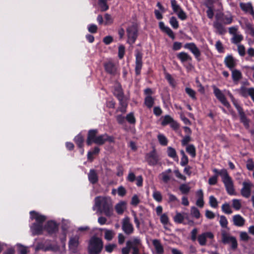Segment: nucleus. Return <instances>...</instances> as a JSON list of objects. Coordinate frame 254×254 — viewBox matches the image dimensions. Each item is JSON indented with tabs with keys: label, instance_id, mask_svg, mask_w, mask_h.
I'll return each mask as SVG.
<instances>
[{
	"label": "nucleus",
	"instance_id": "nucleus-38",
	"mask_svg": "<svg viewBox=\"0 0 254 254\" xmlns=\"http://www.w3.org/2000/svg\"><path fill=\"white\" fill-rule=\"evenodd\" d=\"M221 209L222 211L225 214H230L233 212L230 204L227 202L222 204Z\"/></svg>",
	"mask_w": 254,
	"mask_h": 254
},
{
	"label": "nucleus",
	"instance_id": "nucleus-39",
	"mask_svg": "<svg viewBox=\"0 0 254 254\" xmlns=\"http://www.w3.org/2000/svg\"><path fill=\"white\" fill-rule=\"evenodd\" d=\"M159 143L162 146H166L168 144V140L167 137L162 134H159L157 136Z\"/></svg>",
	"mask_w": 254,
	"mask_h": 254
},
{
	"label": "nucleus",
	"instance_id": "nucleus-6",
	"mask_svg": "<svg viewBox=\"0 0 254 254\" xmlns=\"http://www.w3.org/2000/svg\"><path fill=\"white\" fill-rule=\"evenodd\" d=\"M145 159L150 166L160 164L159 156L155 148L145 154Z\"/></svg>",
	"mask_w": 254,
	"mask_h": 254
},
{
	"label": "nucleus",
	"instance_id": "nucleus-55",
	"mask_svg": "<svg viewBox=\"0 0 254 254\" xmlns=\"http://www.w3.org/2000/svg\"><path fill=\"white\" fill-rule=\"evenodd\" d=\"M184 218V216L181 213H178L174 217V220L175 222L181 224L183 223Z\"/></svg>",
	"mask_w": 254,
	"mask_h": 254
},
{
	"label": "nucleus",
	"instance_id": "nucleus-53",
	"mask_svg": "<svg viewBox=\"0 0 254 254\" xmlns=\"http://www.w3.org/2000/svg\"><path fill=\"white\" fill-rule=\"evenodd\" d=\"M153 198L158 202H160L162 200V196L161 192L159 191H154L152 194Z\"/></svg>",
	"mask_w": 254,
	"mask_h": 254
},
{
	"label": "nucleus",
	"instance_id": "nucleus-1",
	"mask_svg": "<svg viewBox=\"0 0 254 254\" xmlns=\"http://www.w3.org/2000/svg\"><path fill=\"white\" fill-rule=\"evenodd\" d=\"M216 20L213 23V27L220 35L224 34L226 30L223 25H229L233 21V16L231 14H225L223 13H217L215 16Z\"/></svg>",
	"mask_w": 254,
	"mask_h": 254
},
{
	"label": "nucleus",
	"instance_id": "nucleus-36",
	"mask_svg": "<svg viewBox=\"0 0 254 254\" xmlns=\"http://www.w3.org/2000/svg\"><path fill=\"white\" fill-rule=\"evenodd\" d=\"M186 151L191 157L194 158L196 156V149L193 144H189L186 147Z\"/></svg>",
	"mask_w": 254,
	"mask_h": 254
},
{
	"label": "nucleus",
	"instance_id": "nucleus-27",
	"mask_svg": "<svg viewBox=\"0 0 254 254\" xmlns=\"http://www.w3.org/2000/svg\"><path fill=\"white\" fill-rule=\"evenodd\" d=\"M177 58L180 60L182 63H184L186 62H191L192 58L187 53L185 52H181L177 55Z\"/></svg>",
	"mask_w": 254,
	"mask_h": 254
},
{
	"label": "nucleus",
	"instance_id": "nucleus-18",
	"mask_svg": "<svg viewBox=\"0 0 254 254\" xmlns=\"http://www.w3.org/2000/svg\"><path fill=\"white\" fill-rule=\"evenodd\" d=\"M30 218L32 220H35L36 222L34 223H38L43 224V223L46 221V217L40 214L36 211L32 210L30 212Z\"/></svg>",
	"mask_w": 254,
	"mask_h": 254
},
{
	"label": "nucleus",
	"instance_id": "nucleus-3",
	"mask_svg": "<svg viewBox=\"0 0 254 254\" xmlns=\"http://www.w3.org/2000/svg\"><path fill=\"white\" fill-rule=\"evenodd\" d=\"M219 176L222 177V181L224 184L227 192L231 195H235L234 183L227 170L225 169L220 170Z\"/></svg>",
	"mask_w": 254,
	"mask_h": 254
},
{
	"label": "nucleus",
	"instance_id": "nucleus-41",
	"mask_svg": "<svg viewBox=\"0 0 254 254\" xmlns=\"http://www.w3.org/2000/svg\"><path fill=\"white\" fill-rule=\"evenodd\" d=\"M167 155L169 157L173 159L177 158V155L176 150L174 148L170 146L168 147L167 148Z\"/></svg>",
	"mask_w": 254,
	"mask_h": 254
},
{
	"label": "nucleus",
	"instance_id": "nucleus-42",
	"mask_svg": "<svg viewBox=\"0 0 254 254\" xmlns=\"http://www.w3.org/2000/svg\"><path fill=\"white\" fill-rule=\"evenodd\" d=\"M190 190V188L187 184H183L179 187V190L183 194H188Z\"/></svg>",
	"mask_w": 254,
	"mask_h": 254
},
{
	"label": "nucleus",
	"instance_id": "nucleus-45",
	"mask_svg": "<svg viewBox=\"0 0 254 254\" xmlns=\"http://www.w3.org/2000/svg\"><path fill=\"white\" fill-rule=\"evenodd\" d=\"M227 95H228V96L229 97V98H230L232 102L233 103L234 106H235V107L236 108V109H239V108H241L242 107L237 102V100L235 99V98H234V96L233 95V94L229 91H228V92H227Z\"/></svg>",
	"mask_w": 254,
	"mask_h": 254
},
{
	"label": "nucleus",
	"instance_id": "nucleus-28",
	"mask_svg": "<svg viewBox=\"0 0 254 254\" xmlns=\"http://www.w3.org/2000/svg\"><path fill=\"white\" fill-rule=\"evenodd\" d=\"M231 70L232 71V80L235 84H237L239 80L242 78V73L237 69H233Z\"/></svg>",
	"mask_w": 254,
	"mask_h": 254
},
{
	"label": "nucleus",
	"instance_id": "nucleus-14",
	"mask_svg": "<svg viewBox=\"0 0 254 254\" xmlns=\"http://www.w3.org/2000/svg\"><path fill=\"white\" fill-rule=\"evenodd\" d=\"M184 47L185 49L189 50L197 61H199L200 60L199 58L201 56V52L195 43L192 42L186 43L185 44Z\"/></svg>",
	"mask_w": 254,
	"mask_h": 254
},
{
	"label": "nucleus",
	"instance_id": "nucleus-35",
	"mask_svg": "<svg viewBox=\"0 0 254 254\" xmlns=\"http://www.w3.org/2000/svg\"><path fill=\"white\" fill-rule=\"evenodd\" d=\"M154 98L151 96H146L144 98V104L149 109L151 108L154 104Z\"/></svg>",
	"mask_w": 254,
	"mask_h": 254
},
{
	"label": "nucleus",
	"instance_id": "nucleus-12",
	"mask_svg": "<svg viewBox=\"0 0 254 254\" xmlns=\"http://www.w3.org/2000/svg\"><path fill=\"white\" fill-rule=\"evenodd\" d=\"M122 228L127 235H130L133 232L134 228L128 217L127 216L123 219Z\"/></svg>",
	"mask_w": 254,
	"mask_h": 254
},
{
	"label": "nucleus",
	"instance_id": "nucleus-25",
	"mask_svg": "<svg viewBox=\"0 0 254 254\" xmlns=\"http://www.w3.org/2000/svg\"><path fill=\"white\" fill-rule=\"evenodd\" d=\"M233 224L237 227H242L245 223V219L240 214H236L233 216Z\"/></svg>",
	"mask_w": 254,
	"mask_h": 254
},
{
	"label": "nucleus",
	"instance_id": "nucleus-33",
	"mask_svg": "<svg viewBox=\"0 0 254 254\" xmlns=\"http://www.w3.org/2000/svg\"><path fill=\"white\" fill-rule=\"evenodd\" d=\"M165 78L168 81V83L172 87H175L176 85L175 80L172 77V75L166 72V68L164 67Z\"/></svg>",
	"mask_w": 254,
	"mask_h": 254
},
{
	"label": "nucleus",
	"instance_id": "nucleus-63",
	"mask_svg": "<svg viewBox=\"0 0 254 254\" xmlns=\"http://www.w3.org/2000/svg\"><path fill=\"white\" fill-rule=\"evenodd\" d=\"M140 202V200L138 197V196L136 194H134L131 200V204L133 206H137L139 203Z\"/></svg>",
	"mask_w": 254,
	"mask_h": 254
},
{
	"label": "nucleus",
	"instance_id": "nucleus-64",
	"mask_svg": "<svg viewBox=\"0 0 254 254\" xmlns=\"http://www.w3.org/2000/svg\"><path fill=\"white\" fill-rule=\"evenodd\" d=\"M116 245L114 244H109L106 245L105 247V251L108 253H112L114 249L116 247Z\"/></svg>",
	"mask_w": 254,
	"mask_h": 254
},
{
	"label": "nucleus",
	"instance_id": "nucleus-62",
	"mask_svg": "<svg viewBox=\"0 0 254 254\" xmlns=\"http://www.w3.org/2000/svg\"><path fill=\"white\" fill-rule=\"evenodd\" d=\"M218 181L217 175H214L208 179V184L211 186L215 185L217 184Z\"/></svg>",
	"mask_w": 254,
	"mask_h": 254
},
{
	"label": "nucleus",
	"instance_id": "nucleus-61",
	"mask_svg": "<svg viewBox=\"0 0 254 254\" xmlns=\"http://www.w3.org/2000/svg\"><path fill=\"white\" fill-rule=\"evenodd\" d=\"M176 13L177 14L179 18L182 20H185L187 18V14L183 9L180 10Z\"/></svg>",
	"mask_w": 254,
	"mask_h": 254
},
{
	"label": "nucleus",
	"instance_id": "nucleus-46",
	"mask_svg": "<svg viewBox=\"0 0 254 254\" xmlns=\"http://www.w3.org/2000/svg\"><path fill=\"white\" fill-rule=\"evenodd\" d=\"M219 223L221 227L223 228H227L228 222L225 216L221 215L220 217Z\"/></svg>",
	"mask_w": 254,
	"mask_h": 254
},
{
	"label": "nucleus",
	"instance_id": "nucleus-19",
	"mask_svg": "<svg viewBox=\"0 0 254 254\" xmlns=\"http://www.w3.org/2000/svg\"><path fill=\"white\" fill-rule=\"evenodd\" d=\"M213 239L214 235L211 232H206L199 235L197 238V241L200 246H205L206 244V239Z\"/></svg>",
	"mask_w": 254,
	"mask_h": 254
},
{
	"label": "nucleus",
	"instance_id": "nucleus-5",
	"mask_svg": "<svg viewBox=\"0 0 254 254\" xmlns=\"http://www.w3.org/2000/svg\"><path fill=\"white\" fill-rule=\"evenodd\" d=\"M103 248V242L101 238L96 236L91 238L88 248L89 254H100Z\"/></svg>",
	"mask_w": 254,
	"mask_h": 254
},
{
	"label": "nucleus",
	"instance_id": "nucleus-43",
	"mask_svg": "<svg viewBox=\"0 0 254 254\" xmlns=\"http://www.w3.org/2000/svg\"><path fill=\"white\" fill-rule=\"evenodd\" d=\"M173 119L170 116L165 115L161 122V125L162 126H166L167 125L170 124L173 122Z\"/></svg>",
	"mask_w": 254,
	"mask_h": 254
},
{
	"label": "nucleus",
	"instance_id": "nucleus-31",
	"mask_svg": "<svg viewBox=\"0 0 254 254\" xmlns=\"http://www.w3.org/2000/svg\"><path fill=\"white\" fill-rule=\"evenodd\" d=\"M73 140L78 148L83 147L84 138L81 133H80L75 136Z\"/></svg>",
	"mask_w": 254,
	"mask_h": 254
},
{
	"label": "nucleus",
	"instance_id": "nucleus-11",
	"mask_svg": "<svg viewBox=\"0 0 254 254\" xmlns=\"http://www.w3.org/2000/svg\"><path fill=\"white\" fill-rule=\"evenodd\" d=\"M213 93L216 98L226 107L227 108L230 107V104L228 102L224 94L215 86H213Z\"/></svg>",
	"mask_w": 254,
	"mask_h": 254
},
{
	"label": "nucleus",
	"instance_id": "nucleus-48",
	"mask_svg": "<svg viewBox=\"0 0 254 254\" xmlns=\"http://www.w3.org/2000/svg\"><path fill=\"white\" fill-rule=\"evenodd\" d=\"M209 205L213 208H217L218 206V201L216 198L213 196L211 195L209 198Z\"/></svg>",
	"mask_w": 254,
	"mask_h": 254
},
{
	"label": "nucleus",
	"instance_id": "nucleus-15",
	"mask_svg": "<svg viewBox=\"0 0 254 254\" xmlns=\"http://www.w3.org/2000/svg\"><path fill=\"white\" fill-rule=\"evenodd\" d=\"M142 65V54L138 51L135 54V73L136 75L140 74Z\"/></svg>",
	"mask_w": 254,
	"mask_h": 254
},
{
	"label": "nucleus",
	"instance_id": "nucleus-30",
	"mask_svg": "<svg viewBox=\"0 0 254 254\" xmlns=\"http://www.w3.org/2000/svg\"><path fill=\"white\" fill-rule=\"evenodd\" d=\"M126 202L124 201H121L117 203L115 206V210L118 214H122L126 208Z\"/></svg>",
	"mask_w": 254,
	"mask_h": 254
},
{
	"label": "nucleus",
	"instance_id": "nucleus-51",
	"mask_svg": "<svg viewBox=\"0 0 254 254\" xmlns=\"http://www.w3.org/2000/svg\"><path fill=\"white\" fill-rule=\"evenodd\" d=\"M186 92L189 95V96L193 100H196V98L195 96V91L189 87H186L185 88Z\"/></svg>",
	"mask_w": 254,
	"mask_h": 254
},
{
	"label": "nucleus",
	"instance_id": "nucleus-50",
	"mask_svg": "<svg viewBox=\"0 0 254 254\" xmlns=\"http://www.w3.org/2000/svg\"><path fill=\"white\" fill-rule=\"evenodd\" d=\"M243 40V36L242 35L235 34L232 39V42L235 44H238Z\"/></svg>",
	"mask_w": 254,
	"mask_h": 254
},
{
	"label": "nucleus",
	"instance_id": "nucleus-21",
	"mask_svg": "<svg viewBox=\"0 0 254 254\" xmlns=\"http://www.w3.org/2000/svg\"><path fill=\"white\" fill-rule=\"evenodd\" d=\"M159 27L162 32L166 33L172 40H174L175 39V35L173 31L169 27L166 26L163 22H159Z\"/></svg>",
	"mask_w": 254,
	"mask_h": 254
},
{
	"label": "nucleus",
	"instance_id": "nucleus-26",
	"mask_svg": "<svg viewBox=\"0 0 254 254\" xmlns=\"http://www.w3.org/2000/svg\"><path fill=\"white\" fill-rule=\"evenodd\" d=\"M240 6L242 10L246 12H249L251 15L254 16V10L251 3H241Z\"/></svg>",
	"mask_w": 254,
	"mask_h": 254
},
{
	"label": "nucleus",
	"instance_id": "nucleus-29",
	"mask_svg": "<svg viewBox=\"0 0 254 254\" xmlns=\"http://www.w3.org/2000/svg\"><path fill=\"white\" fill-rule=\"evenodd\" d=\"M152 243L157 254H163L164 253V248L159 240H153Z\"/></svg>",
	"mask_w": 254,
	"mask_h": 254
},
{
	"label": "nucleus",
	"instance_id": "nucleus-56",
	"mask_svg": "<svg viewBox=\"0 0 254 254\" xmlns=\"http://www.w3.org/2000/svg\"><path fill=\"white\" fill-rule=\"evenodd\" d=\"M169 217L166 213H163L161 215L160 222L163 225H167L169 223Z\"/></svg>",
	"mask_w": 254,
	"mask_h": 254
},
{
	"label": "nucleus",
	"instance_id": "nucleus-52",
	"mask_svg": "<svg viewBox=\"0 0 254 254\" xmlns=\"http://www.w3.org/2000/svg\"><path fill=\"white\" fill-rule=\"evenodd\" d=\"M191 214L195 218L198 219L200 217V213L199 210L195 206H192L190 209Z\"/></svg>",
	"mask_w": 254,
	"mask_h": 254
},
{
	"label": "nucleus",
	"instance_id": "nucleus-59",
	"mask_svg": "<svg viewBox=\"0 0 254 254\" xmlns=\"http://www.w3.org/2000/svg\"><path fill=\"white\" fill-rule=\"evenodd\" d=\"M114 237V233L113 231L107 230L105 233V239L108 241H111L112 240Z\"/></svg>",
	"mask_w": 254,
	"mask_h": 254
},
{
	"label": "nucleus",
	"instance_id": "nucleus-60",
	"mask_svg": "<svg viewBox=\"0 0 254 254\" xmlns=\"http://www.w3.org/2000/svg\"><path fill=\"white\" fill-rule=\"evenodd\" d=\"M215 47L216 50L219 53H222L224 52V47L222 45V43L220 40H218L216 42L215 44Z\"/></svg>",
	"mask_w": 254,
	"mask_h": 254
},
{
	"label": "nucleus",
	"instance_id": "nucleus-40",
	"mask_svg": "<svg viewBox=\"0 0 254 254\" xmlns=\"http://www.w3.org/2000/svg\"><path fill=\"white\" fill-rule=\"evenodd\" d=\"M171 4L173 11L176 13L182 9L180 5L177 3L176 0H171Z\"/></svg>",
	"mask_w": 254,
	"mask_h": 254
},
{
	"label": "nucleus",
	"instance_id": "nucleus-22",
	"mask_svg": "<svg viewBox=\"0 0 254 254\" xmlns=\"http://www.w3.org/2000/svg\"><path fill=\"white\" fill-rule=\"evenodd\" d=\"M43 229H44V227H43V224H41L34 223L31 227L33 236L41 235Z\"/></svg>",
	"mask_w": 254,
	"mask_h": 254
},
{
	"label": "nucleus",
	"instance_id": "nucleus-10",
	"mask_svg": "<svg viewBox=\"0 0 254 254\" xmlns=\"http://www.w3.org/2000/svg\"><path fill=\"white\" fill-rule=\"evenodd\" d=\"M115 141V137L114 136L109 135L107 133H105L97 136L96 139L95 140V144L99 145H102L106 142L112 143H114Z\"/></svg>",
	"mask_w": 254,
	"mask_h": 254
},
{
	"label": "nucleus",
	"instance_id": "nucleus-23",
	"mask_svg": "<svg viewBox=\"0 0 254 254\" xmlns=\"http://www.w3.org/2000/svg\"><path fill=\"white\" fill-rule=\"evenodd\" d=\"M240 116V121L246 128L249 127V120L247 118L242 107L237 109Z\"/></svg>",
	"mask_w": 254,
	"mask_h": 254
},
{
	"label": "nucleus",
	"instance_id": "nucleus-54",
	"mask_svg": "<svg viewBox=\"0 0 254 254\" xmlns=\"http://www.w3.org/2000/svg\"><path fill=\"white\" fill-rule=\"evenodd\" d=\"M38 249H41L43 250L44 252L48 251L53 250V246L52 245H49L47 247H45L42 244H39L37 246Z\"/></svg>",
	"mask_w": 254,
	"mask_h": 254
},
{
	"label": "nucleus",
	"instance_id": "nucleus-7",
	"mask_svg": "<svg viewBox=\"0 0 254 254\" xmlns=\"http://www.w3.org/2000/svg\"><path fill=\"white\" fill-rule=\"evenodd\" d=\"M138 28L136 25L133 24L127 28V42L132 45L136 40L138 37Z\"/></svg>",
	"mask_w": 254,
	"mask_h": 254
},
{
	"label": "nucleus",
	"instance_id": "nucleus-44",
	"mask_svg": "<svg viewBox=\"0 0 254 254\" xmlns=\"http://www.w3.org/2000/svg\"><path fill=\"white\" fill-rule=\"evenodd\" d=\"M126 119L130 124L134 125L136 123V119L133 113L128 114L126 117Z\"/></svg>",
	"mask_w": 254,
	"mask_h": 254
},
{
	"label": "nucleus",
	"instance_id": "nucleus-17",
	"mask_svg": "<svg viewBox=\"0 0 254 254\" xmlns=\"http://www.w3.org/2000/svg\"><path fill=\"white\" fill-rule=\"evenodd\" d=\"M98 130L97 129H91L87 133L86 143L88 146H90L92 143H95V140L97 137Z\"/></svg>",
	"mask_w": 254,
	"mask_h": 254
},
{
	"label": "nucleus",
	"instance_id": "nucleus-20",
	"mask_svg": "<svg viewBox=\"0 0 254 254\" xmlns=\"http://www.w3.org/2000/svg\"><path fill=\"white\" fill-rule=\"evenodd\" d=\"M224 63L227 67L232 70L236 66V61L232 55H228L224 59Z\"/></svg>",
	"mask_w": 254,
	"mask_h": 254
},
{
	"label": "nucleus",
	"instance_id": "nucleus-24",
	"mask_svg": "<svg viewBox=\"0 0 254 254\" xmlns=\"http://www.w3.org/2000/svg\"><path fill=\"white\" fill-rule=\"evenodd\" d=\"M88 178L89 182L94 185L96 184L99 180V177L95 169H90L88 174Z\"/></svg>",
	"mask_w": 254,
	"mask_h": 254
},
{
	"label": "nucleus",
	"instance_id": "nucleus-9",
	"mask_svg": "<svg viewBox=\"0 0 254 254\" xmlns=\"http://www.w3.org/2000/svg\"><path fill=\"white\" fill-rule=\"evenodd\" d=\"M242 188L241 190V194L245 198H248L250 197L253 184L249 181L242 183Z\"/></svg>",
	"mask_w": 254,
	"mask_h": 254
},
{
	"label": "nucleus",
	"instance_id": "nucleus-47",
	"mask_svg": "<svg viewBox=\"0 0 254 254\" xmlns=\"http://www.w3.org/2000/svg\"><path fill=\"white\" fill-rule=\"evenodd\" d=\"M169 22L174 29H176L179 28V22L175 16H172L170 18Z\"/></svg>",
	"mask_w": 254,
	"mask_h": 254
},
{
	"label": "nucleus",
	"instance_id": "nucleus-37",
	"mask_svg": "<svg viewBox=\"0 0 254 254\" xmlns=\"http://www.w3.org/2000/svg\"><path fill=\"white\" fill-rule=\"evenodd\" d=\"M108 0H98V5L102 11H105L109 9V6L107 4Z\"/></svg>",
	"mask_w": 254,
	"mask_h": 254
},
{
	"label": "nucleus",
	"instance_id": "nucleus-16",
	"mask_svg": "<svg viewBox=\"0 0 254 254\" xmlns=\"http://www.w3.org/2000/svg\"><path fill=\"white\" fill-rule=\"evenodd\" d=\"M105 71L108 74L115 76L117 73V67L116 64L111 61L106 62L104 64Z\"/></svg>",
	"mask_w": 254,
	"mask_h": 254
},
{
	"label": "nucleus",
	"instance_id": "nucleus-8",
	"mask_svg": "<svg viewBox=\"0 0 254 254\" xmlns=\"http://www.w3.org/2000/svg\"><path fill=\"white\" fill-rule=\"evenodd\" d=\"M222 242L224 244H228L231 243V248L233 250H235L238 248V243L236 238L227 234L225 231H222L221 233Z\"/></svg>",
	"mask_w": 254,
	"mask_h": 254
},
{
	"label": "nucleus",
	"instance_id": "nucleus-57",
	"mask_svg": "<svg viewBox=\"0 0 254 254\" xmlns=\"http://www.w3.org/2000/svg\"><path fill=\"white\" fill-rule=\"evenodd\" d=\"M88 31L92 34L97 33L98 27L97 26L94 24H89L87 26Z\"/></svg>",
	"mask_w": 254,
	"mask_h": 254
},
{
	"label": "nucleus",
	"instance_id": "nucleus-34",
	"mask_svg": "<svg viewBox=\"0 0 254 254\" xmlns=\"http://www.w3.org/2000/svg\"><path fill=\"white\" fill-rule=\"evenodd\" d=\"M251 88H247L244 86H241L239 89H237V92L242 97L247 98L249 95L250 90Z\"/></svg>",
	"mask_w": 254,
	"mask_h": 254
},
{
	"label": "nucleus",
	"instance_id": "nucleus-32",
	"mask_svg": "<svg viewBox=\"0 0 254 254\" xmlns=\"http://www.w3.org/2000/svg\"><path fill=\"white\" fill-rule=\"evenodd\" d=\"M79 242L78 239L77 238L73 237L71 238L69 241L68 246L70 250H72L73 251H75L78 246Z\"/></svg>",
	"mask_w": 254,
	"mask_h": 254
},
{
	"label": "nucleus",
	"instance_id": "nucleus-49",
	"mask_svg": "<svg viewBox=\"0 0 254 254\" xmlns=\"http://www.w3.org/2000/svg\"><path fill=\"white\" fill-rule=\"evenodd\" d=\"M232 207L236 210H239L242 207L241 201L238 199H233L232 200Z\"/></svg>",
	"mask_w": 254,
	"mask_h": 254
},
{
	"label": "nucleus",
	"instance_id": "nucleus-58",
	"mask_svg": "<svg viewBox=\"0 0 254 254\" xmlns=\"http://www.w3.org/2000/svg\"><path fill=\"white\" fill-rule=\"evenodd\" d=\"M125 53V47L123 45H120L118 48V57L120 59H122Z\"/></svg>",
	"mask_w": 254,
	"mask_h": 254
},
{
	"label": "nucleus",
	"instance_id": "nucleus-4",
	"mask_svg": "<svg viewBox=\"0 0 254 254\" xmlns=\"http://www.w3.org/2000/svg\"><path fill=\"white\" fill-rule=\"evenodd\" d=\"M113 94L119 101L120 107L119 110L123 113H125L127 107V102L121 85L115 88Z\"/></svg>",
	"mask_w": 254,
	"mask_h": 254
},
{
	"label": "nucleus",
	"instance_id": "nucleus-13",
	"mask_svg": "<svg viewBox=\"0 0 254 254\" xmlns=\"http://www.w3.org/2000/svg\"><path fill=\"white\" fill-rule=\"evenodd\" d=\"M45 230L50 235L56 234L59 230V225L54 220H49L44 226Z\"/></svg>",
	"mask_w": 254,
	"mask_h": 254
},
{
	"label": "nucleus",
	"instance_id": "nucleus-2",
	"mask_svg": "<svg viewBox=\"0 0 254 254\" xmlns=\"http://www.w3.org/2000/svg\"><path fill=\"white\" fill-rule=\"evenodd\" d=\"M95 205L99 210L103 212L108 217L113 214V205L112 200L108 197L97 196L95 198Z\"/></svg>",
	"mask_w": 254,
	"mask_h": 254
}]
</instances>
